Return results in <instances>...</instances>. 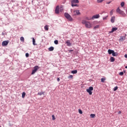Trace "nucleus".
Returning <instances> with one entry per match:
<instances>
[{
  "instance_id": "f257e3e1",
  "label": "nucleus",
  "mask_w": 127,
  "mask_h": 127,
  "mask_svg": "<svg viewBox=\"0 0 127 127\" xmlns=\"http://www.w3.org/2000/svg\"><path fill=\"white\" fill-rule=\"evenodd\" d=\"M81 23L85 24V26L86 28H92V23H91L90 21H87L86 20H82Z\"/></svg>"
},
{
  "instance_id": "f03ea898",
  "label": "nucleus",
  "mask_w": 127,
  "mask_h": 127,
  "mask_svg": "<svg viewBox=\"0 0 127 127\" xmlns=\"http://www.w3.org/2000/svg\"><path fill=\"white\" fill-rule=\"evenodd\" d=\"M64 16L68 19V20H69V21H73V18H72L71 15H70L68 13H65Z\"/></svg>"
},
{
  "instance_id": "7ed1b4c3",
  "label": "nucleus",
  "mask_w": 127,
  "mask_h": 127,
  "mask_svg": "<svg viewBox=\"0 0 127 127\" xmlns=\"http://www.w3.org/2000/svg\"><path fill=\"white\" fill-rule=\"evenodd\" d=\"M117 12L118 13H119V14H121V15H123V16H126V13L124 12V11L121 10L120 9V7H118L116 10Z\"/></svg>"
},
{
  "instance_id": "20e7f679",
  "label": "nucleus",
  "mask_w": 127,
  "mask_h": 127,
  "mask_svg": "<svg viewBox=\"0 0 127 127\" xmlns=\"http://www.w3.org/2000/svg\"><path fill=\"white\" fill-rule=\"evenodd\" d=\"M93 90H94V88L92 86H90L89 87L88 89H86V92H87V93H88L89 95H92V94L93 93L92 91H93Z\"/></svg>"
},
{
  "instance_id": "39448f33",
  "label": "nucleus",
  "mask_w": 127,
  "mask_h": 127,
  "mask_svg": "<svg viewBox=\"0 0 127 127\" xmlns=\"http://www.w3.org/2000/svg\"><path fill=\"white\" fill-rule=\"evenodd\" d=\"M38 69H39V66H38V65L34 66V70H32L31 74L33 75L34 74H35Z\"/></svg>"
},
{
  "instance_id": "423d86ee",
  "label": "nucleus",
  "mask_w": 127,
  "mask_h": 127,
  "mask_svg": "<svg viewBox=\"0 0 127 127\" xmlns=\"http://www.w3.org/2000/svg\"><path fill=\"white\" fill-rule=\"evenodd\" d=\"M81 13L79 10H75L73 11V15H80Z\"/></svg>"
},
{
  "instance_id": "0eeeda50",
  "label": "nucleus",
  "mask_w": 127,
  "mask_h": 127,
  "mask_svg": "<svg viewBox=\"0 0 127 127\" xmlns=\"http://www.w3.org/2000/svg\"><path fill=\"white\" fill-rule=\"evenodd\" d=\"M8 43H9V41H4L2 42V46H6Z\"/></svg>"
},
{
  "instance_id": "6e6552de",
  "label": "nucleus",
  "mask_w": 127,
  "mask_h": 127,
  "mask_svg": "<svg viewBox=\"0 0 127 127\" xmlns=\"http://www.w3.org/2000/svg\"><path fill=\"white\" fill-rule=\"evenodd\" d=\"M55 13L58 14L59 13V6H57L55 9Z\"/></svg>"
},
{
  "instance_id": "1a4fd4ad",
  "label": "nucleus",
  "mask_w": 127,
  "mask_h": 127,
  "mask_svg": "<svg viewBox=\"0 0 127 127\" xmlns=\"http://www.w3.org/2000/svg\"><path fill=\"white\" fill-rule=\"evenodd\" d=\"M100 17V15L99 14H96L92 16V19H95V18H99Z\"/></svg>"
},
{
  "instance_id": "9d476101",
  "label": "nucleus",
  "mask_w": 127,
  "mask_h": 127,
  "mask_svg": "<svg viewBox=\"0 0 127 127\" xmlns=\"http://www.w3.org/2000/svg\"><path fill=\"white\" fill-rule=\"evenodd\" d=\"M118 30L117 27L113 28L112 31H110V33H113V32H115V31H117Z\"/></svg>"
},
{
  "instance_id": "9b49d317",
  "label": "nucleus",
  "mask_w": 127,
  "mask_h": 127,
  "mask_svg": "<svg viewBox=\"0 0 127 127\" xmlns=\"http://www.w3.org/2000/svg\"><path fill=\"white\" fill-rule=\"evenodd\" d=\"M71 3H79V0H71Z\"/></svg>"
},
{
  "instance_id": "f8f14e48",
  "label": "nucleus",
  "mask_w": 127,
  "mask_h": 127,
  "mask_svg": "<svg viewBox=\"0 0 127 127\" xmlns=\"http://www.w3.org/2000/svg\"><path fill=\"white\" fill-rule=\"evenodd\" d=\"M124 40H126V37H121L120 39H119V41H120V42H122Z\"/></svg>"
},
{
  "instance_id": "ddd939ff",
  "label": "nucleus",
  "mask_w": 127,
  "mask_h": 127,
  "mask_svg": "<svg viewBox=\"0 0 127 127\" xmlns=\"http://www.w3.org/2000/svg\"><path fill=\"white\" fill-rule=\"evenodd\" d=\"M66 45L67 46H71V45H72V44H71V43L70 42V40H67L66 42Z\"/></svg>"
},
{
  "instance_id": "4468645a",
  "label": "nucleus",
  "mask_w": 127,
  "mask_h": 127,
  "mask_svg": "<svg viewBox=\"0 0 127 127\" xmlns=\"http://www.w3.org/2000/svg\"><path fill=\"white\" fill-rule=\"evenodd\" d=\"M44 29L47 31H48V30H49V26H48V25H46L44 26Z\"/></svg>"
},
{
  "instance_id": "2eb2a0df",
  "label": "nucleus",
  "mask_w": 127,
  "mask_h": 127,
  "mask_svg": "<svg viewBox=\"0 0 127 127\" xmlns=\"http://www.w3.org/2000/svg\"><path fill=\"white\" fill-rule=\"evenodd\" d=\"M38 95L39 96H42V95H44V92L41 91V92H38Z\"/></svg>"
},
{
  "instance_id": "dca6fc26",
  "label": "nucleus",
  "mask_w": 127,
  "mask_h": 127,
  "mask_svg": "<svg viewBox=\"0 0 127 127\" xmlns=\"http://www.w3.org/2000/svg\"><path fill=\"white\" fill-rule=\"evenodd\" d=\"M115 17H111V22H112V23H114V22H115Z\"/></svg>"
},
{
  "instance_id": "f3484780",
  "label": "nucleus",
  "mask_w": 127,
  "mask_h": 127,
  "mask_svg": "<svg viewBox=\"0 0 127 127\" xmlns=\"http://www.w3.org/2000/svg\"><path fill=\"white\" fill-rule=\"evenodd\" d=\"M108 52L109 55H111V54H113V53L114 52V51L109 49V50H108Z\"/></svg>"
},
{
  "instance_id": "a211bd4d",
  "label": "nucleus",
  "mask_w": 127,
  "mask_h": 127,
  "mask_svg": "<svg viewBox=\"0 0 127 127\" xmlns=\"http://www.w3.org/2000/svg\"><path fill=\"white\" fill-rule=\"evenodd\" d=\"M110 62H115V58L111 57L110 58Z\"/></svg>"
},
{
  "instance_id": "6ab92c4d",
  "label": "nucleus",
  "mask_w": 127,
  "mask_h": 127,
  "mask_svg": "<svg viewBox=\"0 0 127 127\" xmlns=\"http://www.w3.org/2000/svg\"><path fill=\"white\" fill-rule=\"evenodd\" d=\"M48 49L50 51H53V50H54V47H50Z\"/></svg>"
},
{
  "instance_id": "aec40b11",
  "label": "nucleus",
  "mask_w": 127,
  "mask_h": 127,
  "mask_svg": "<svg viewBox=\"0 0 127 127\" xmlns=\"http://www.w3.org/2000/svg\"><path fill=\"white\" fill-rule=\"evenodd\" d=\"M85 19H86V20H91L92 19V17H85Z\"/></svg>"
},
{
  "instance_id": "412c9836",
  "label": "nucleus",
  "mask_w": 127,
  "mask_h": 127,
  "mask_svg": "<svg viewBox=\"0 0 127 127\" xmlns=\"http://www.w3.org/2000/svg\"><path fill=\"white\" fill-rule=\"evenodd\" d=\"M77 72H78V71L77 70L71 71L72 74H77Z\"/></svg>"
},
{
  "instance_id": "4be33fe9",
  "label": "nucleus",
  "mask_w": 127,
  "mask_h": 127,
  "mask_svg": "<svg viewBox=\"0 0 127 127\" xmlns=\"http://www.w3.org/2000/svg\"><path fill=\"white\" fill-rule=\"evenodd\" d=\"M71 6H78V5L77 4H75V3H71Z\"/></svg>"
},
{
  "instance_id": "5701e85b",
  "label": "nucleus",
  "mask_w": 127,
  "mask_h": 127,
  "mask_svg": "<svg viewBox=\"0 0 127 127\" xmlns=\"http://www.w3.org/2000/svg\"><path fill=\"white\" fill-rule=\"evenodd\" d=\"M32 40H33V44L34 45H37V44H36V43H35V39H34V38H33Z\"/></svg>"
},
{
  "instance_id": "b1692460",
  "label": "nucleus",
  "mask_w": 127,
  "mask_h": 127,
  "mask_svg": "<svg viewBox=\"0 0 127 127\" xmlns=\"http://www.w3.org/2000/svg\"><path fill=\"white\" fill-rule=\"evenodd\" d=\"M112 56H118V54L117 53H115V51L112 53Z\"/></svg>"
},
{
  "instance_id": "393cba45",
  "label": "nucleus",
  "mask_w": 127,
  "mask_h": 127,
  "mask_svg": "<svg viewBox=\"0 0 127 127\" xmlns=\"http://www.w3.org/2000/svg\"><path fill=\"white\" fill-rule=\"evenodd\" d=\"M25 95H26V94L25 93V92H23L22 94V98H24V97H25Z\"/></svg>"
},
{
  "instance_id": "a878e982",
  "label": "nucleus",
  "mask_w": 127,
  "mask_h": 127,
  "mask_svg": "<svg viewBox=\"0 0 127 127\" xmlns=\"http://www.w3.org/2000/svg\"><path fill=\"white\" fill-rule=\"evenodd\" d=\"M20 39L21 41L24 42V38L23 37H21Z\"/></svg>"
},
{
  "instance_id": "bb28decb",
  "label": "nucleus",
  "mask_w": 127,
  "mask_h": 127,
  "mask_svg": "<svg viewBox=\"0 0 127 127\" xmlns=\"http://www.w3.org/2000/svg\"><path fill=\"white\" fill-rule=\"evenodd\" d=\"M102 83H104L106 81V78H102L101 79Z\"/></svg>"
},
{
  "instance_id": "cd10ccee",
  "label": "nucleus",
  "mask_w": 127,
  "mask_h": 127,
  "mask_svg": "<svg viewBox=\"0 0 127 127\" xmlns=\"http://www.w3.org/2000/svg\"><path fill=\"white\" fill-rule=\"evenodd\" d=\"M99 27L100 26L99 25H97L94 27L93 29H97V28H99Z\"/></svg>"
},
{
  "instance_id": "c85d7f7f",
  "label": "nucleus",
  "mask_w": 127,
  "mask_h": 127,
  "mask_svg": "<svg viewBox=\"0 0 127 127\" xmlns=\"http://www.w3.org/2000/svg\"><path fill=\"white\" fill-rule=\"evenodd\" d=\"M90 117H91V118H92L93 119V118H95L96 117V115H95V114H91L90 115Z\"/></svg>"
},
{
  "instance_id": "c756f323",
  "label": "nucleus",
  "mask_w": 127,
  "mask_h": 127,
  "mask_svg": "<svg viewBox=\"0 0 127 127\" xmlns=\"http://www.w3.org/2000/svg\"><path fill=\"white\" fill-rule=\"evenodd\" d=\"M52 117L53 121H55L56 120V118H55V116H54V115H52Z\"/></svg>"
},
{
  "instance_id": "7c9ffc66",
  "label": "nucleus",
  "mask_w": 127,
  "mask_h": 127,
  "mask_svg": "<svg viewBox=\"0 0 127 127\" xmlns=\"http://www.w3.org/2000/svg\"><path fill=\"white\" fill-rule=\"evenodd\" d=\"M78 112L79 114H80L81 115H82V114H83V111H82V110L81 109H79L78 110Z\"/></svg>"
},
{
  "instance_id": "2f4dec72",
  "label": "nucleus",
  "mask_w": 127,
  "mask_h": 127,
  "mask_svg": "<svg viewBox=\"0 0 127 127\" xmlns=\"http://www.w3.org/2000/svg\"><path fill=\"white\" fill-rule=\"evenodd\" d=\"M118 88H119V87H118V86H116V87H114V91H117V90H118Z\"/></svg>"
},
{
  "instance_id": "473e14b6",
  "label": "nucleus",
  "mask_w": 127,
  "mask_h": 127,
  "mask_svg": "<svg viewBox=\"0 0 127 127\" xmlns=\"http://www.w3.org/2000/svg\"><path fill=\"white\" fill-rule=\"evenodd\" d=\"M121 6L123 7V6H124L125 5V2H122L121 3Z\"/></svg>"
},
{
  "instance_id": "72a5a7b5",
  "label": "nucleus",
  "mask_w": 127,
  "mask_h": 127,
  "mask_svg": "<svg viewBox=\"0 0 127 127\" xmlns=\"http://www.w3.org/2000/svg\"><path fill=\"white\" fill-rule=\"evenodd\" d=\"M119 75H120V76H123V75H124V72H123V71L120 72L119 73Z\"/></svg>"
},
{
  "instance_id": "f704fd0d",
  "label": "nucleus",
  "mask_w": 127,
  "mask_h": 127,
  "mask_svg": "<svg viewBox=\"0 0 127 127\" xmlns=\"http://www.w3.org/2000/svg\"><path fill=\"white\" fill-rule=\"evenodd\" d=\"M113 12H114V10H112L110 11V15H113Z\"/></svg>"
},
{
  "instance_id": "c9c22d12",
  "label": "nucleus",
  "mask_w": 127,
  "mask_h": 127,
  "mask_svg": "<svg viewBox=\"0 0 127 127\" xmlns=\"http://www.w3.org/2000/svg\"><path fill=\"white\" fill-rule=\"evenodd\" d=\"M55 44H58V40H56L54 41Z\"/></svg>"
},
{
  "instance_id": "e433bc0d",
  "label": "nucleus",
  "mask_w": 127,
  "mask_h": 127,
  "mask_svg": "<svg viewBox=\"0 0 127 127\" xmlns=\"http://www.w3.org/2000/svg\"><path fill=\"white\" fill-rule=\"evenodd\" d=\"M25 56H26V57H29V54H28V53H26V54H25Z\"/></svg>"
},
{
  "instance_id": "4c0bfd02",
  "label": "nucleus",
  "mask_w": 127,
  "mask_h": 127,
  "mask_svg": "<svg viewBox=\"0 0 127 127\" xmlns=\"http://www.w3.org/2000/svg\"><path fill=\"white\" fill-rule=\"evenodd\" d=\"M59 9H60V11H63V7H60Z\"/></svg>"
},
{
  "instance_id": "58836bf2",
  "label": "nucleus",
  "mask_w": 127,
  "mask_h": 127,
  "mask_svg": "<svg viewBox=\"0 0 127 127\" xmlns=\"http://www.w3.org/2000/svg\"><path fill=\"white\" fill-rule=\"evenodd\" d=\"M68 78H70V79H72V78H73V75H69V76H68Z\"/></svg>"
},
{
  "instance_id": "ea45409f",
  "label": "nucleus",
  "mask_w": 127,
  "mask_h": 127,
  "mask_svg": "<svg viewBox=\"0 0 127 127\" xmlns=\"http://www.w3.org/2000/svg\"><path fill=\"white\" fill-rule=\"evenodd\" d=\"M57 81L58 82H59V81H60V78L59 77L57 78Z\"/></svg>"
},
{
  "instance_id": "a19ab883",
  "label": "nucleus",
  "mask_w": 127,
  "mask_h": 127,
  "mask_svg": "<svg viewBox=\"0 0 127 127\" xmlns=\"http://www.w3.org/2000/svg\"><path fill=\"white\" fill-rule=\"evenodd\" d=\"M111 2H112V1L107 2L106 3L107 4H110V3H111Z\"/></svg>"
},
{
  "instance_id": "79ce46f5",
  "label": "nucleus",
  "mask_w": 127,
  "mask_h": 127,
  "mask_svg": "<svg viewBox=\"0 0 127 127\" xmlns=\"http://www.w3.org/2000/svg\"><path fill=\"white\" fill-rule=\"evenodd\" d=\"M122 114V112L121 111H119V112H118V114L119 115H121Z\"/></svg>"
},
{
  "instance_id": "37998d69",
  "label": "nucleus",
  "mask_w": 127,
  "mask_h": 127,
  "mask_svg": "<svg viewBox=\"0 0 127 127\" xmlns=\"http://www.w3.org/2000/svg\"><path fill=\"white\" fill-rule=\"evenodd\" d=\"M125 58H127V54H126V55H125Z\"/></svg>"
},
{
  "instance_id": "c03bdc74",
  "label": "nucleus",
  "mask_w": 127,
  "mask_h": 127,
  "mask_svg": "<svg viewBox=\"0 0 127 127\" xmlns=\"http://www.w3.org/2000/svg\"><path fill=\"white\" fill-rule=\"evenodd\" d=\"M125 68H126V69H127V66H126L125 67Z\"/></svg>"
},
{
  "instance_id": "a18cd8bd",
  "label": "nucleus",
  "mask_w": 127,
  "mask_h": 127,
  "mask_svg": "<svg viewBox=\"0 0 127 127\" xmlns=\"http://www.w3.org/2000/svg\"><path fill=\"white\" fill-rule=\"evenodd\" d=\"M126 36H127V34H125V37H126Z\"/></svg>"
},
{
  "instance_id": "49530a36",
  "label": "nucleus",
  "mask_w": 127,
  "mask_h": 127,
  "mask_svg": "<svg viewBox=\"0 0 127 127\" xmlns=\"http://www.w3.org/2000/svg\"><path fill=\"white\" fill-rule=\"evenodd\" d=\"M103 19H105V18H103Z\"/></svg>"
},
{
  "instance_id": "de8ad7c7",
  "label": "nucleus",
  "mask_w": 127,
  "mask_h": 127,
  "mask_svg": "<svg viewBox=\"0 0 127 127\" xmlns=\"http://www.w3.org/2000/svg\"><path fill=\"white\" fill-rule=\"evenodd\" d=\"M0 127H1L0 126Z\"/></svg>"
}]
</instances>
